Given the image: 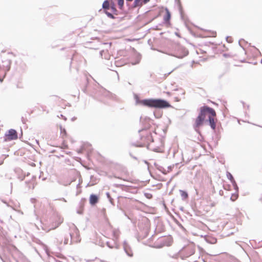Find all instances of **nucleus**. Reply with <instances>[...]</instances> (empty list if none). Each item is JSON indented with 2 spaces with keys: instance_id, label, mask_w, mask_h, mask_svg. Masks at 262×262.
Listing matches in <instances>:
<instances>
[{
  "instance_id": "nucleus-1",
  "label": "nucleus",
  "mask_w": 262,
  "mask_h": 262,
  "mask_svg": "<svg viewBox=\"0 0 262 262\" xmlns=\"http://www.w3.org/2000/svg\"><path fill=\"white\" fill-rule=\"evenodd\" d=\"M136 103L150 108L163 109L171 107L167 101L162 99L150 98L140 100L137 97Z\"/></svg>"
},
{
  "instance_id": "nucleus-2",
  "label": "nucleus",
  "mask_w": 262,
  "mask_h": 262,
  "mask_svg": "<svg viewBox=\"0 0 262 262\" xmlns=\"http://www.w3.org/2000/svg\"><path fill=\"white\" fill-rule=\"evenodd\" d=\"M139 133H140V142L138 143H133L132 145L136 147H143L146 146L147 148L158 152V148H152L150 143V142H152L154 141L151 132L146 129L142 128L139 130Z\"/></svg>"
},
{
  "instance_id": "nucleus-3",
  "label": "nucleus",
  "mask_w": 262,
  "mask_h": 262,
  "mask_svg": "<svg viewBox=\"0 0 262 262\" xmlns=\"http://www.w3.org/2000/svg\"><path fill=\"white\" fill-rule=\"evenodd\" d=\"M207 114L211 116H216L215 110L208 105H204L200 108V112L195 119L194 128L195 130L203 125Z\"/></svg>"
},
{
  "instance_id": "nucleus-4",
  "label": "nucleus",
  "mask_w": 262,
  "mask_h": 262,
  "mask_svg": "<svg viewBox=\"0 0 262 262\" xmlns=\"http://www.w3.org/2000/svg\"><path fill=\"white\" fill-rule=\"evenodd\" d=\"M188 53L189 52L186 48L179 44H177L174 46V53L171 55L178 58H183L186 56Z\"/></svg>"
},
{
  "instance_id": "nucleus-5",
  "label": "nucleus",
  "mask_w": 262,
  "mask_h": 262,
  "mask_svg": "<svg viewBox=\"0 0 262 262\" xmlns=\"http://www.w3.org/2000/svg\"><path fill=\"white\" fill-rule=\"evenodd\" d=\"M5 141H12L18 138L17 133L14 129H10L5 134Z\"/></svg>"
},
{
  "instance_id": "nucleus-6",
  "label": "nucleus",
  "mask_w": 262,
  "mask_h": 262,
  "mask_svg": "<svg viewBox=\"0 0 262 262\" xmlns=\"http://www.w3.org/2000/svg\"><path fill=\"white\" fill-rule=\"evenodd\" d=\"M160 243L159 245H156L155 247L158 248H161L164 246H170L172 244V240L171 237H167L162 238L159 239Z\"/></svg>"
},
{
  "instance_id": "nucleus-7",
  "label": "nucleus",
  "mask_w": 262,
  "mask_h": 262,
  "mask_svg": "<svg viewBox=\"0 0 262 262\" xmlns=\"http://www.w3.org/2000/svg\"><path fill=\"white\" fill-rule=\"evenodd\" d=\"M123 247L124 251L126 254V255L129 257H133L134 254L132 248L126 241H124L123 244Z\"/></svg>"
},
{
  "instance_id": "nucleus-8",
  "label": "nucleus",
  "mask_w": 262,
  "mask_h": 262,
  "mask_svg": "<svg viewBox=\"0 0 262 262\" xmlns=\"http://www.w3.org/2000/svg\"><path fill=\"white\" fill-rule=\"evenodd\" d=\"M110 95V93L108 91H107L106 89H103L102 88H100L99 90H97L96 93H95L94 95V97L96 98L99 95H102L105 97H108Z\"/></svg>"
},
{
  "instance_id": "nucleus-9",
  "label": "nucleus",
  "mask_w": 262,
  "mask_h": 262,
  "mask_svg": "<svg viewBox=\"0 0 262 262\" xmlns=\"http://www.w3.org/2000/svg\"><path fill=\"white\" fill-rule=\"evenodd\" d=\"M99 200L98 196L94 194H91L90 196V203L91 205L94 206L96 205Z\"/></svg>"
},
{
  "instance_id": "nucleus-10",
  "label": "nucleus",
  "mask_w": 262,
  "mask_h": 262,
  "mask_svg": "<svg viewBox=\"0 0 262 262\" xmlns=\"http://www.w3.org/2000/svg\"><path fill=\"white\" fill-rule=\"evenodd\" d=\"M215 116H211V115H209L208 117V121L209 122V125L212 129H215L216 128V123L214 119V117Z\"/></svg>"
},
{
  "instance_id": "nucleus-11",
  "label": "nucleus",
  "mask_w": 262,
  "mask_h": 262,
  "mask_svg": "<svg viewBox=\"0 0 262 262\" xmlns=\"http://www.w3.org/2000/svg\"><path fill=\"white\" fill-rule=\"evenodd\" d=\"M190 255H191L190 254H187L186 256H184V255H183L182 252L180 251L178 253L175 254L173 256V257H174V258H176V259H177L178 260H179V259H180L181 260H185L184 257H188Z\"/></svg>"
},
{
  "instance_id": "nucleus-12",
  "label": "nucleus",
  "mask_w": 262,
  "mask_h": 262,
  "mask_svg": "<svg viewBox=\"0 0 262 262\" xmlns=\"http://www.w3.org/2000/svg\"><path fill=\"white\" fill-rule=\"evenodd\" d=\"M165 12L166 14L164 16V20L165 23H169L171 18V14L167 8H165Z\"/></svg>"
},
{
  "instance_id": "nucleus-13",
  "label": "nucleus",
  "mask_w": 262,
  "mask_h": 262,
  "mask_svg": "<svg viewBox=\"0 0 262 262\" xmlns=\"http://www.w3.org/2000/svg\"><path fill=\"white\" fill-rule=\"evenodd\" d=\"M120 234V231L118 229H113V236L114 240H117L119 238Z\"/></svg>"
},
{
  "instance_id": "nucleus-14",
  "label": "nucleus",
  "mask_w": 262,
  "mask_h": 262,
  "mask_svg": "<svg viewBox=\"0 0 262 262\" xmlns=\"http://www.w3.org/2000/svg\"><path fill=\"white\" fill-rule=\"evenodd\" d=\"M143 5L142 0H135L133 4V8L141 7Z\"/></svg>"
},
{
  "instance_id": "nucleus-15",
  "label": "nucleus",
  "mask_w": 262,
  "mask_h": 262,
  "mask_svg": "<svg viewBox=\"0 0 262 262\" xmlns=\"http://www.w3.org/2000/svg\"><path fill=\"white\" fill-rule=\"evenodd\" d=\"M180 192L183 200H185L188 198V194L186 191L180 190Z\"/></svg>"
},
{
  "instance_id": "nucleus-16",
  "label": "nucleus",
  "mask_w": 262,
  "mask_h": 262,
  "mask_svg": "<svg viewBox=\"0 0 262 262\" xmlns=\"http://www.w3.org/2000/svg\"><path fill=\"white\" fill-rule=\"evenodd\" d=\"M75 232H76V236H77V239H74V237L73 236V235L70 233V236H71V243L72 242H78L79 241H80V240L79 239V236L77 235V229L76 228L75 229Z\"/></svg>"
},
{
  "instance_id": "nucleus-17",
  "label": "nucleus",
  "mask_w": 262,
  "mask_h": 262,
  "mask_svg": "<svg viewBox=\"0 0 262 262\" xmlns=\"http://www.w3.org/2000/svg\"><path fill=\"white\" fill-rule=\"evenodd\" d=\"M111 6H110V4L108 1L105 0L102 4V8L106 10L109 9Z\"/></svg>"
},
{
  "instance_id": "nucleus-18",
  "label": "nucleus",
  "mask_w": 262,
  "mask_h": 262,
  "mask_svg": "<svg viewBox=\"0 0 262 262\" xmlns=\"http://www.w3.org/2000/svg\"><path fill=\"white\" fill-rule=\"evenodd\" d=\"M226 176H227V178L230 181L231 183H233L234 181H235V180H234L233 177L232 176V175L231 174V173L230 172L227 171Z\"/></svg>"
},
{
  "instance_id": "nucleus-19",
  "label": "nucleus",
  "mask_w": 262,
  "mask_h": 262,
  "mask_svg": "<svg viewBox=\"0 0 262 262\" xmlns=\"http://www.w3.org/2000/svg\"><path fill=\"white\" fill-rule=\"evenodd\" d=\"M112 12L115 15H118V10L116 9L115 6L114 4H113L110 7Z\"/></svg>"
},
{
  "instance_id": "nucleus-20",
  "label": "nucleus",
  "mask_w": 262,
  "mask_h": 262,
  "mask_svg": "<svg viewBox=\"0 0 262 262\" xmlns=\"http://www.w3.org/2000/svg\"><path fill=\"white\" fill-rule=\"evenodd\" d=\"M118 5L119 6V8L120 9H122L124 5V0H117Z\"/></svg>"
},
{
  "instance_id": "nucleus-21",
  "label": "nucleus",
  "mask_w": 262,
  "mask_h": 262,
  "mask_svg": "<svg viewBox=\"0 0 262 262\" xmlns=\"http://www.w3.org/2000/svg\"><path fill=\"white\" fill-rule=\"evenodd\" d=\"M157 169L161 171L163 174H167V171L162 166H159L158 167H157Z\"/></svg>"
},
{
  "instance_id": "nucleus-22",
  "label": "nucleus",
  "mask_w": 262,
  "mask_h": 262,
  "mask_svg": "<svg viewBox=\"0 0 262 262\" xmlns=\"http://www.w3.org/2000/svg\"><path fill=\"white\" fill-rule=\"evenodd\" d=\"M105 14L107 15V16L110 18H112V19H115V17L114 16V15L112 14L111 13L107 11H105Z\"/></svg>"
},
{
  "instance_id": "nucleus-23",
  "label": "nucleus",
  "mask_w": 262,
  "mask_h": 262,
  "mask_svg": "<svg viewBox=\"0 0 262 262\" xmlns=\"http://www.w3.org/2000/svg\"><path fill=\"white\" fill-rule=\"evenodd\" d=\"M106 196H107V199H108L110 202L112 204V205H114V202H113V199L111 197L110 194L109 192H106Z\"/></svg>"
},
{
  "instance_id": "nucleus-24",
  "label": "nucleus",
  "mask_w": 262,
  "mask_h": 262,
  "mask_svg": "<svg viewBox=\"0 0 262 262\" xmlns=\"http://www.w3.org/2000/svg\"><path fill=\"white\" fill-rule=\"evenodd\" d=\"M227 261H235V260H236V258L232 256L227 255Z\"/></svg>"
},
{
  "instance_id": "nucleus-25",
  "label": "nucleus",
  "mask_w": 262,
  "mask_h": 262,
  "mask_svg": "<svg viewBox=\"0 0 262 262\" xmlns=\"http://www.w3.org/2000/svg\"><path fill=\"white\" fill-rule=\"evenodd\" d=\"M232 184L233 185V186L234 187V188L236 190V191L238 192V186H237L235 181H234L233 183H232Z\"/></svg>"
},
{
  "instance_id": "nucleus-26",
  "label": "nucleus",
  "mask_w": 262,
  "mask_h": 262,
  "mask_svg": "<svg viewBox=\"0 0 262 262\" xmlns=\"http://www.w3.org/2000/svg\"><path fill=\"white\" fill-rule=\"evenodd\" d=\"M237 196H238V194H235V193H234L232 195L230 199L232 201H234L235 200L237 199Z\"/></svg>"
},
{
  "instance_id": "nucleus-27",
  "label": "nucleus",
  "mask_w": 262,
  "mask_h": 262,
  "mask_svg": "<svg viewBox=\"0 0 262 262\" xmlns=\"http://www.w3.org/2000/svg\"><path fill=\"white\" fill-rule=\"evenodd\" d=\"M145 196H146V198L147 199H151L152 198V195L150 193H145Z\"/></svg>"
},
{
  "instance_id": "nucleus-28",
  "label": "nucleus",
  "mask_w": 262,
  "mask_h": 262,
  "mask_svg": "<svg viewBox=\"0 0 262 262\" xmlns=\"http://www.w3.org/2000/svg\"><path fill=\"white\" fill-rule=\"evenodd\" d=\"M60 130H61V133L62 134H63V135H66V130L64 128H62L61 127H60Z\"/></svg>"
},
{
  "instance_id": "nucleus-29",
  "label": "nucleus",
  "mask_w": 262,
  "mask_h": 262,
  "mask_svg": "<svg viewBox=\"0 0 262 262\" xmlns=\"http://www.w3.org/2000/svg\"><path fill=\"white\" fill-rule=\"evenodd\" d=\"M63 218L61 217H59V219H58V226L61 223L63 222Z\"/></svg>"
},
{
  "instance_id": "nucleus-30",
  "label": "nucleus",
  "mask_w": 262,
  "mask_h": 262,
  "mask_svg": "<svg viewBox=\"0 0 262 262\" xmlns=\"http://www.w3.org/2000/svg\"><path fill=\"white\" fill-rule=\"evenodd\" d=\"M150 0H143L142 2H143V4H146Z\"/></svg>"
},
{
  "instance_id": "nucleus-31",
  "label": "nucleus",
  "mask_w": 262,
  "mask_h": 262,
  "mask_svg": "<svg viewBox=\"0 0 262 262\" xmlns=\"http://www.w3.org/2000/svg\"><path fill=\"white\" fill-rule=\"evenodd\" d=\"M106 244L107 245V246L111 248H113V246H111L109 242H107L106 243Z\"/></svg>"
},
{
  "instance_id": "nucleus-32",
  "label": "nucleus",
  "mask_w": 262,
  "mask_h": 262,
  "mask_svg": "<svg viewBox=\"0 0 262 262\" xmlns=\"http://www.w3.org/2000/svg\"><path fill=\"white\" fill-rule=\"evenodd\" d=\"M10 187H11V191H12V183H10Z\"/></svg>"
},
{
  "instance_id": "nucleus-33",
  "label": "nucleus",
  "mask_w": 262,
  "mask_h": 262,
  "mask_svg": "<svg viewBox=\"0 0 262 262\" xmlns=\"http://www.w3.org/2000/svg\"><path fill=\"white\" fill-rule=\"evenodd\" d=\"M60 200H62V201H63L64 202H66V200L63 198L60 199Z\"/></svg>"
},
{
  "instance_id": "nucleus-34",
  "label": "nucleus",
  "mask_w": 262,
  "mask_h": 262,
  "mask_svg": "<svg viewBox=\"0 0 262 262\" xmlns=\"http://www.w3.org/2000/svg\"><path fill=\"white\" fill-rule=\"evenodd\" d=\"M10 65H9V66L8 67L7 69V71H9L10 70Z\"/></svg>"
},
{
  "instance_id": "nucleus-35",
  "label": "nucleus",
  "mask_w": 262,
  "mask_h": 262,
  "mask_svg": "<svg viewBox=\"0 0 262 262\" xmlns=\"http://www.w3.org/2000/svg\"><path fill=\"white\" fill-rule=\"evenodd\" d=\"M76 117H73V118H72V120L73 121H74L75 120H76Z\"/></svg>"
},
{
  "instance_id": "nucleus-36",
  "label": "nucleus",
  "mask_w": 262,
  "mask_h": 262,
  "mask_svg": "<svg viewBox=\"0 0 262 262\" xmlns=\"http://www.w3.org/2000/svg\"><path fill=\"white\" fill-rule=\"evenodd\" d=\"M213 241H214V242H212V243H215L217 241L216 239H214Z\"/></svg>"
},
{
  "instance_id": "nucleus-37",
  "label": "nucleus",
  "mask_w": 262,
  "mask_h": 262,
  "mask_svg": "<svg viewBox=\"0 0 262 262\" xmlns=\"http://www.w3.org/2000/svg\"><path fill=\"white\" fill-rule=\"evenodd\" d=\"M45 250H46V252L47 254H48V250L47 249V247H46V249Z\"/></svg>"
},
{
  "instance_id": "nucleus-38",
  "label": "nucleus",
  "mask_w": 262,
  "mask_h": 262,
  "mask_svg": "<svg viewBox=\"0 0 262 262\" xmlns=\"http://www.w3.org/2000/svg\"><path fill=\"white\" fill-rule=\"evenodd\" d=\"M93 260H86V262H92Z\"/></svg>"
},
{
  "instance_id": "nucleus-39",
  "label": "nucleus",
  "mask_w": 262,
  "mask_h": 262,
  "mask_svg": "<svg viewBox=\"0 0 262 262\" xmlns=\"http://www.w3.org/2000/svg\"><path fill=\"white\" fill-rule=\"evenodd\" d=\"M133 0H126L127 2H132Z\"/></svg>"
},
{
  "instance_id": "nucleus-40",
  "label": "nucleus",
  "mask_w": 262,
  "mask_h": 262,
  "mask_svg": "<svg viewBox=\"0 0 262 262\" xmlns=\"http://www.w3.org/2000/svg\"><path fill=\"white\" fill-rule=\"evenodd\" d=\"M103 52V51H101L100 52V54L101 56H102V52Z\"/></svg>"
},
{
  "instance_id": "nucleus-41",
  "label": "nucleus",
  "mask_w": 262,
  "mask_h": 262,
  "mask_svg": "<svg viewBox=\"0 0 262 262\" xmlns=\"http://www.w3.org/2000/svg\"><path fill=\"white\" fill-rule=\"evenodd\" d=\"M62 118H63L64 120H67V118H66V117H64V116Z\"/></svg>"
},
{
  "instance_id": "nucleus-42",
  "label": "nucleus",
  "mask_w": 262,
  "mask_h": 262,
  "mask_svg": "<svg viewBox=\"0 0 262 262\" xmlns=\"http://www.w3.org/2000/svg\"><path fill=\"white\" fill-rule=\"evenodd\" d=\"M21 119H22V121H23V123H24V118H23V117H22Z\"/></svg>"
},
{
  "instance_id": "nucleus-43",
  "label": "nucleus",
  "mask_w": 262,
  "mask_h": 262,
  "mask_svg": "<svg viewBox=\"0 0 262 262\" xmlns=\"http://www.w3.org/2000/svg\"><path fill=\"white\" fill-rule=\"evenodd\" d=\"M130 156H132L134 159H137L136 157H133V156H132L131 155H130Z\"/></svg>"
},
{
  "instance_id": "nucleus-44",
  "label": "nucleus",
  "mask_w": 262,
  "mask_h": 262,
  "mask_svg": "<svg viewBox=\"0 0 262 262\" xmlns=\"http://www.w3.org/2000/svg\"><path fill=\"white\" fill-rule=\"evenodd\" d=\"M55 262H61V261H59V260H55Z\"/></svg>"
},
{
  "instance_id": "nucleus-45",
  "label": "nucleus",
  "mask_w": 262,
  "mask_h": 262,
  "mask_svg": "<svg viewBox=\"0 0 262 262\" xmlns=\"http://www.w3.org/2000/svg\"><path fill=\"white\" fill-rule=\"evenodd\" d=\"M0 81L2 82L3 81V79H1V78H0Z\"/></svg>"
},
{
  "instance_id": "nucleus-46",
  "label": "nucleus",
  "mask_w": 262,
  "mask_h": 262,
  "mask_svg": "<svg viewBox=\"0 0 262 262\" xmlns=\"http://www.w3.org/2000/svg\"><path fill=\"white\" fill-rule=\"evenodd\" d=\"M224 56L225 57H226L227 55V54H224Z\"/></svg>"
},
{
  "instance_id": "nucleus-47",
  "label": "nucleus",
  "mask_w": 262,
  "mask_h": 262,
  "mask_svg": "<svg viewBox=\"0 0 262 262\" xmlns=\"http://www.w3.org/2000/svg\"><path fill=\"white\" fill-rule=\"evenodd\" d=\"M171 72H172V71H171V72H169V73L167 74V75H169Z\"/></svg>"
},
{
  "instance_id": "nucleus-48",
  "label": "nucleus",
  "mask_w": 262,
  "mask_h": 262,
  "mask_svg": "<svg viewBox=\"0 0 262 262\" xmlns=\"http://www.w3.org/2000/svg\"><path fill=\"white\" fill-rule=\"evenodd\" d=\"M229 38V37H226L227 41H228V39Z\"/></svg>"
},
{
  "instance_id": "nucleus-49",
  "label": "nucleus",
  "mask_w": 262,
  "mask_h": 262,
  "mask_svg": "<svg viewBox=\"0 0 262 262\" xmlns=\"http://www.w3.org/2000/svg\"><path fill=\"white\" fill-rule=\"evenodd\" d=\"M168 169H169L170 170H171V167H168Z\"/></svg>"
},
{
  "instance_id": "nucleus-50",
  "label": "nucleus",
  "mask_w": 262,
  "mask_h": 262,
  "mask_svg": "<svg viewBox=\"0 0 262 262\" xmlns=\"http://www.w3.org/2000/svg\"><path fill=\"white\" fill-rule=\"evenodd\" d=\"M79 185H80V184H78L77 185V187H79Z\"/></svg>"
},
{
  "instance_id": "nucleus-51",
  "label": "nucleus",
  "mask_w": 262,
  "mask_h": 262,
  "mask_svg": "<svg viewBox=\"0 0 262 262\" xmlns=\"http://www.w3.org/2000/svg\"><path fill=\"white\" fill-rule=\"evenodd\" d=\"M61 117H63L64 116L62 115H61Z\"/></svg>"
},
{
  "instance_id": "nucleus-52",
  "label": "nucleus",
  "mask_w": 262,
  "mask_h": 262,
  "mask_svg": "<svg viewBox=\"0 0 262 262\" xmlns=\"http://www.w3.org/2000/svg\"><path fill=\"white\" fill-rule=\"evenodd\" d=\"M146 120H149V118H147V119H145Z\"/></svg>"
},
{
  "instance_id": "nucleus-53",
  "label": "nucleus",
  "mask_w": 262,
  "mask_h": 262,
  "mask_svg": "<svg viewBox=\"0 0 262 262\" xmlns=\"http://www.w3.org/2000/svg\"><path fill=\"white\" fill-rule=\"evenodd\" d=\"M260 200L262 201V196L261 197Z\"/></svg>"
},
{
  "instance_id": "nucleus-54",
  "label": "nucleus",
  "mask_w": 262,
  "mask_h": 262,
  "mask_svg": "<svg viewBox=\"0 0 262 262\" xmlns=\"http://www.w3.org/2000/svg\"><path fill=\"white\" fill-rule=\"evenodd\" d=\"M261 63H262V59H261Z\"/></svg>"
}]
</instances>
